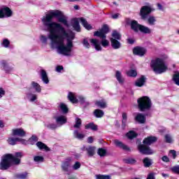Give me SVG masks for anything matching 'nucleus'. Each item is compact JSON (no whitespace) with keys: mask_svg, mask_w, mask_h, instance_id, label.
Returning a JSON list of instances; mask_svg holds the SVG:
<instances>
[{"mask_svg":"<svg viewBox=\"0 0 179 179\" xmlns=\"http://www.w3.org/2000/svg\"><path fill=\"white\" fill-rule=\"evenodd\" d=\"M41 76L43 82H44L45 85H48V83H50V80L48 79V76L47 75V71H45V70L42 69L41 71Z\"/></svg>","mask_w":179,"mask_h":179,"instance_id":"obj_19","label":"nucleus"},{"mask_svg":"<svg viewBox=\"0 0 179 179\" xmlns=\"http://www.w3.org/2000/svg\"><path fill=\"white\" fill-rule=\"evenodd\" d=\"M152 13V8L149 6H144L140 10V16L142 20H146L148 16Z\"/></svg>","mask_w":179,"mask_h":179,"instance_id":"obj_9","label":"nucleus"},{"mask_svg":"<svg viewBox=\"0 0 179 179\" xmlns=\"http://www.w3.org/2000/svg\"><path fill=\"white\" fill-rule=\"evenodd\" d=\"M169 155H171L173 159L177 158V152L174 150H169Z\"/></svg>","mask_w":179,"mask_h":179,"instance_id":"obj_50","label":"nucleus"},{"mask_svg":"<svg viewBox=\"0 0 179 179\" xmlns=\"http://www.w3.org/2000/svg\"><path fill=\"white\" fill-rule=\"evenodd\" d=\"M67 99L73 104H78V103H79L78 98H76V96H75V94H73L72 92H69Z\"/></svg>","mask_w":179,"mask_h":179,"instance_id":"obj_15","label":"nucleus"},{"mask_svg":"<svg viewBox=\"0 0 179 179\" xmlns=\"http://www.w3.org/2000/svg\"><path fill=\"white\" fill-rule=\"evenodd\" d=\"M57 72H61V71H64V66H57L56 67Z\"/></svg>","mask_w":179,"mask_h":179,"instance_id":"obj_62","label":"nucleus"},{"mask_svg":"<svg viewBox=\"0 0 179 179\" xmlns=\"http://www.w3.org/2000/svg\"><path fill=\"white\" fill-rule=\"evenodd\" d=\"M115 78H116L117 82H119V83H120L121 85H122V83H124L125 82V79H124V78H122V76L121 73L120 72V71H116Z\"/></svg>","mask_w":179,"mask_h":179,"instance_id":"obj_26","label":"nucleus"},{"mask_svg":"<svg viewBox=\"0 0 179 179\" xmlns=\"http://www.w3.org/2000/svg\"><path fill=\"white\" fill-rule=\"evenodd\" d=\"M5 90H3V88L0 87V99H2V97H3V96H5Z\"/></svg>","mask_w":179,"mask_h":179,"instance_id":"obj_58","label":"nucleus"},{"mask_svg":"<svg viewBox=\"0 0 179 179\" xmlns=\"http://www.w3.org/2000/svg\"><path fill=\"white\" fill-rule=\"evenodd\" d=\"M97 153L101 157H104L107 155V150L104 148H99Z\"/></svg>","mask_w":179,"mask_h":179,"instance_id":"obj_38","label":"nucleus"},{"mask_svg":"<svg viewBox=\"0 0 179 179\" xmlns=\"http://www.w3.org/2000/svg\"><path fill=\"white\" fill-rule=\"evenodd\" d=\"M34 160L37 163L43 162H44V157H43L42 156H35Z\"/></svg>","mask_w":179,"mask_h":179,"instance_id":"obj_46","label":"nucleus"},{"mask_svg":"<svg viewBox=\"0 0 179 179\" xmlns=\"http://www.w3.org/2000/svg\"><path fill=\"white\" fill-rule=\"evenodd\" d=\"M165 141H166V143H171V142H172L171 136H170V135H169V134H166L165 135Z\"/></svg>","mask_w":179,"mask_h":179,"instance_id":"obj_52","label":"nucleus"},{"mask_svg":"<svg viewBox=\"0 0 179 179\" xmlns=\"http://www.w3.org/2000/svg\"><path fill=\"white\" fill-rule=\"evenodd\" d=\"M138 108L142 113L149 111L152 108V100L149 96H144L137 99Z\"/></svg>","mask_w":179,"mask_h":179,"instance_id":"obj_6","label":"nucleus"},{"mask_svg":"<svg viewBox=\"0 0 179 179\" xmlns=\"http://www.w3.org/2000/svg\"><path fill=\"white\" fill-rule=\"evenodd\" d=\"M130 27L135 33H138V31H141L143 34H150L152 33L150 28L138 23L136 20H132L131 22Z\"/></svg>","mask_w":179,"mask_h":179,"instance_id":"obj_7","label":"nucleus"},{"mask_svg":"<svg viewBox=\"0 0 179 179\" xmlns=\"http://www.w3.org/2000/svg\"><path fill=\"white\" fill-rule=\"evenodd\" d=\"M95 106H96V107H98L99 108H107V102L104 99L96 101L95 102Z\"/></svg>","mask_w":179,"mask_h":179,"instance_id":"obj_21","label":"nucleus"},{"mask_svg":"<svg viewBox=\"0 0 179 179\" xmlns=\"http://www.w3.org/2000/svg\"><path fill=\"white\" fill-rule=\"evenodd\" d=\"M136 122L138 124H145L146 123V116L142 113H137L134 117Z\"/></svg>","mask_w":179,"mask_h":179,"instance_id":"obj_14","label":"nucleus"},{"mask_svg":"<svg viewBox=\"0 0 179 179\" xmlns=\"http://www.w3.org/2000/svg\"><path fill=\"white\" fill-rule=\"evenodd\" d=\"M90 43H92L93 47L96 51H101V50H103L101 45H100V43L99 42V40L96 38H92L90 40Z\"/></svg>","mask_w":179,"mask_h":179,"instance_id":"obj_16","label":"nucleus"},{"mask_svg":"<svg viewBox=\"0 0 179 179\" xmlns=\"http://www.w3.org/2000/svg\"><path fill=\"white\" fill-rule=\"evenodd\" d=\"M171 171L175 174H179V166H175L171 168Z\"/></svg>","mask_w":179,"mask_h":179,"instance_id":"obj_49","label":"nucleus"},{"mask_svg":"<svg viewBox=\"0 0 179 179\" xmlns=\"http://www.w3.org/2000/svg\"><path fill=\"white\" fill-rule=\"evenodd\" d=\"M162 160L165 163H169V162H170V158H169V157H167L166 155H164L162 157Z\"/></svg>","mask_w":179,"mask_h":179,"instance_id":"obj_56","label":"nucleus"},{"mask_svg":"<svg viewBox=\"0 0 179 179\" xmlns=\"http://www.w3.org/2000/svg\"><path fill=\"white\" fill-rule=\"evenodd\" d=\"M120 16L119 13H115L112 15V19H118V17Z\"/></svg>","mask_w":179,"mask_h":179,"instance_id":"obj_64","label":"nucleus"},{"mask_svg":"<svg viewBox=\"0 0 179 179\" xmlns=\"http://www.w3.org/2000/svg\"><path fill=\"white\" fill-rule=\"evenodd\" d=\"M13 136H20V138H24L26 136V131L22 128L13 129L12 130Z\"/></svg>","mask_w":179,"mask_h":179,"instance_id":"obj_11","label":"nucleus"},{"mask_svg":"<svg viewBox=\"0 0 179 179\" xmlns=\"http://www.w3.org/2000/svg\"><path fill=\"white\" fill-rule=\"evenodd\" d=\"M123 162L126 163V164H135L136 163V159L134 158H127L124 159Z\"/></svg>","mask_w":179,"mask_h":179,"instance_id":"obj_36","label":"nucleus"},{"mask_svg":"<svg viewBox=\"0 0 179 179\" xmlns=\"http://www.w3.org/2000/svg\"><path fill=\"white\" fill-rule=\"evenodd\" d=\"M80 22L81 23V24H83V26L87 29V30H90V24H89L87 23V21L86 20V19L83 18V17H80Z\"/></svg>","mask_w":179,"mask_h":179,"instance_id":"obj_30","label":"nucleus"},{"mask_svg":"<svg viewBox=\"0 0 179 179\" xmlns=\"http://www.w3.org/2000/svg\"><path fill=\"white\" fill-rule=\"evenodd\" d=\"M127 41L128 43V44H134L135 43V40H134L133 38H127Z\"/></svg>","mask_w":179,"mask_h":179,"instance_id":"obj_63","label":"nucleus"},{"mask_svg":"<svg viewBox=\"0 0 179 179\" xmlns=\"http://www.w3.org/2000/svg\"><path fill=\"white\" fill-rule=\"evenodd\" d=\"M1 67L3 68V71H5V72H6V73L10 72V71H12V68H10L9 66V65L8 64V63H6V62H3L1 63Z\"/></svg>","mask_w":179,"mask_h":179,"instance_id":"obj_29","label":"nucleus"},{"mask_svg":"<svg viewBox=\"0 0 179 179\" xmlns=\"http://www.w3.org/2000/svg\"><path fill=\"white\" fill-rule=\"evenodd\" d=\"M148 23L150 24V26H155L156 23V17L155 16H150L148 18Z\"/></svg>","mask_w":179,"mask_h":179,"instance_id":"obj_37","label":"nucleus"},{"mask_svg":"<svg viewBox=\"0 0 179 179\" xmlns=\"http://www.w3.org/2000/svg\"><path fill=\"white\" fill-rule=\"evenodd\" d=\"M37 141H38V138H37V136L33 135L31 138H29L28 142L29 143H30V145H34V143H36Z\"/></svg>","mask_w":179,"mask_h":179,"instance_id":"obj_39","label":"nucleus"},{"mask_svg":"<svg viewBox=\"0 0 179 179\" xmlns=\"http://www.w3.org/2000/svg\"><path fill=\"white\" fill-rule=\"evenodd\" d=\"M141 141V138H137L136 142V143L138 145L137 149L138 152H140L141 155H153L155 152L150 148V145H152V143L157 142V137L152 136H148L147 138H145L143 139V144Z\"/></svg>","mask_w":179,"mask_h":179,"instance_id":"obj_3","label":"nucleus"},{"mask_svg":"<svg viewBox=\"0 0 179 179\" xmlns=\"http://www.w3.org/2000/svg\"><path fill=\"white\" fill-rule=\"evenodd\" d=\"M112 37L115 40H121V34H120L117 30H114L112 33Z\"/></svg>","mask_w":179,"mask_h":179,"instance_id":"obj_35","label":"nucleus"},{"mask_svg":"<svg viewBox=\"0 0 179 179\" xmlns=\"http://www.w3.org/2000/svg\"><path fill=\"white\" fill-rule=\"evenodd\" d=\"M47 40H48L47 36L44 35L41 36V41H42V43H47Z\"/></svg>","mask_w":179,"mask_h":179,"instance_id":"obj_59","label":"nucleus"},{"mask_svg":"<svg viewBox=\"0 0 179 179\" xmlns=\"http://www.w3.org/2000/svg\"><path fill=\"white\" fill-rule=\"evenodd\" d=\"M122 127L125 128V127H127V121L128 120V115L127 114V113H122Z\"/></svg>","mask_w":179,"mask_h":179,"instance_id":"obj_31","label":"nucleus"},{"mask_svg":"<svg viewBox=\"0 0 179 179\" xmlns=\"http://www.w3.org/2000/svg\"><path fill=\"white\" fill-rule=\"evenodd\" d=\"M82 166V165L80 164V162H76L73 164V170H79V169H80V166Z\"/></svg>","mask_w":179,"mask_h":179,"instance_id":"obj_48","label":"nucleus"},{"mask_svg":"<svg viewBox=\"0 0 179 179\" xmlns=\"http://www.w3.org/2000/svg\"><path fill=\"white\" fill-rule=\"evenodd\" d=\"M56 17L59 23H62L66 27H69L68 20L62 11L59 10H50L42 18V23L45 27H47L50 34L48 38L51 40L52 44L57 45V49L60 54L68 55L72 52L73 48V40H75V34H68L61 24L52 22V19Z\"/></svg>","mask_w":179,"mask_h":179,"instance_id":"obj_1","label":"nucleus"},{"mask_svg":"<svg viewBox=\"0 0 179 179\" xmlns=\"http://www.w3.org/2000/svg\"><path fill=\"white\" fill-rule=\"evenodd\" d=\"M31 86H32V87H34V89H35V90H36V92H37V93H41V86H40L38 83H37L34 81H32Z\"/></svg>","mask_w":179,"mask_h":179,"instance_id":"obj_32","label":"nucleus"},{"mask_svg":"<svg viewBox=\"0 0 179 179\" xmlns=\"http://www.w3.org/2000/svg\"><path fill=\"white\" fill-rule=\"evenodd\" d=\"M36 146L38 148V149H40V150H43V149L45 150V152H50V148H48L47 145L44 144V143L41 141H38L36 143Z\"/></svg>","mask_w":179,"mask_h":179,"instance_id":"obj_22","label":"nucleus"},{"mask_svg":"<svg viewBox=\"0 0 179 179\" xmlns=\"http://www.w3.org/2000/svg\"><path fill=\"white\" fill-rule=\"evenodd\" d=\"M81 149L82 150L87 152L88 156H90V146H83Z\"/></svg>","mask_w":179,"mask_h":179,"instance_id":"obj_51","label":"nucleus"},{"mask_svg":"<svg viewBox=\"0 0 179 179\" xmlns=\"http://www.w3.org/2000/svg\"><path fill=\"white\" fill-rule=\"evenodd\" d=\"M73 27L76 31H78V33L80 31V25L79 24V20H78V18H75L73 20Z\"/></svg>","mask_w":179,"mask_h":179,"instance_id":"obj_25","label":"nucleus"},{"mask_svg":"<svg viewBox=\"0 0 179 179\" xmlns=\"http://www.w3.org/2000/svg\"><path fill=\"white\" fill-rule=\"evenodd\" d=\"M27 177H29V173L27 172H24L21 173H16L15 175V178L16 179H27Z\"/></svg>","mask_w":179,"mask_h":179,"instance_id":"obj_27","label":"nucleus"},{"mask_svg":"<svg viewBox=\"0 0 179 179\" xmlns=\"http://www.w3.org/2000/svg\"><path fill=\"white\" fill-rule=\"evenodd\" d=\"M108 33H110V27H108V24H103L99 30L94 32V37H99L101 38V41L100 44L104 48L110 45V41L107 40V34H108Z\"/></svg>","mask_w":179,"mask_h":179,"instance_id":"obj_4","label":"nucleus"},{"mask_svg":"<svg viewBox=\"0 0 179 179\" xmlns=\"http://www.w3.org/2000/svg\"><path fill=\"white\" fill-rule=\"evenodd\" d=\"M146 49L143 47L136 46L133 48L134 55H138V57H143L146 54Z\"/></svg>","mask_w":179,"mask_h":179,"instance_id":"obj_10","label":"nucleus"},{"mask_svg":"<svg viewBox=\"0 0 179 179\" xmlns=\"http://www.w3.org/2000/svg\"><path fill=\"white\" fill-rule=\"evenodd\" d=\"M147 179H156V178L155 177V173H150L148 174Z\"/></svg>","mask_w":179,"mask_h":179,"instance_id":"obj_61","label":"nucleus"},{"mask_svg":"<svg viewBox=\"0 0 179 179\" xmlns=\"http://www.w3.org/2000/svg\"><path fill=\"white\" fill-rule=\"evenodd\" d=\"M60 108L64 114H67V113L69 111L68 106H66L65 103H61Z\"/></svg>","mask_w":179,"mask_h":179,"instance_id":"obj_40","label":"nucleus"},{"mask_svg":"<svg viewBox=\"0 0 179 179\" xmlns=\"http://www.w3.org/2000/svg\"><path fill=\"white\" fill-rule=\"evenodd\" d=\"M80 125H82V120L79 117L76 118V124H74V128H80Z\"/></svg>","mask_w":179,"mask_h":179,"instance_id":"obj_43","label":"nucleus"},{"mask_svg":"<svg viewBox=\"0 0 179 179\" xmlns=\"http://www.w3.org/2000/svg\"><path fill=\"white\" fill-rule=\"evenodd\" d=\"M143 163L144 167L148 169V168L150 167V166H152V164H153V160L149 157H145L143 159Z\"/></svg>","mask_w":179,"mask_h":179,"instance_id":"obj_23","label":"nucleus"},{"mask_svg":"<svg viewBox=\"0 0 179 179\" xmlns=\"http://www.w3.org/2000/svg\"><path fill=\"white\" fill-rule=\"evenodd\" d=\"M114 144L115 145L116 148H120V149H122V150H126V152H129V150H131V148H129L128 145L124 144V143L120 141L117 139H115L114 141Z\"/></svg>","mask_w":179,"mask_h":179,"instance_id":"obj_12","label":"nucleus"},{"mask_svg":"<svg viewBox=\"0 0 179 179\" xmlns=\"http://www.w3.org/2000/svg\"><path fill=\"white\" fill-rule=\"evenodd\" d=\"M93 115L95 116L96 118H103V117H104V111L101 109H95L93 112Z\"/></svg>","mask_w":179,"mask_h":179,"instance_id":"obj_24","label":"nucleus"},{"mask_svg":"<svg viewBox=\"0 0 179 179\" xmlns=\"http://www.w3.org/2000/svg\"><path fill=\"white\" fill-rule=\"evenodd\" d=\"M13 16V11L10 9V8L3 6L0 8V19H3L5 17H12Z\"/></svg>","mask_w":179,"mask_h":179,"instance_id":"obj_8","label":"nucleus"},{"mask_svg":"<svg viewBox=\"0 0 179 179\" xmlns=\"http://www.w3.org/2000/svg\"><path fill=\"white\" fill-rule=\"evenodd\" d=\"M90 129H92V131H99V126H97V124H95L94 122H91L90 123Z\"/></svg>","mask_w":179,"mask_h":179,"instance_id":"obj_47","label":"nucleus"},{"mask_svg":"<svg viewBox=\"0 0 179 179\" xmlns=\"http://www.w3.org/2000/svg\"><path fill=\"white\" fill-rule=\"evenodd\" d=\"M150 66L155 73H164L168 69L166 63H164V59L159 57L151 60Z\"/></svg>","mask_w":179,"mask_h":179,"instance_id":"obj_5","label":"nucleus"},{"mask_svg":"<svg viewBox=\"0 0 179 179\" xmlns=\"http://www.w3.org/2000/svg\"><path fill=\"white\" fill-rule=\"evenodd\" d=\"M83 44L84 45V47H85V48H89L90 45V43H89V41L86 38H85L83 40Z\"/></svg>","mask_w":179,"mask_h":179,"instance_id":"obj_54","label":"nucleus"},{"mask_svg":"<svg viewBox=\"0 0 179 179\" xmlns=\"http://www.w3.org/2000/svg\"><path fill=\"white\" fill-rule=\"evenodd\" d=\"M2 45L5 48H8V47H9V45H10V41H9L8 39L5 38L3 40Z\"/></svg>","mask_w":179,"mask_h":179,"instance_id":"obj_45","label":"nucleus"},{"mask_svg":"<svg viewBox=\"0 0 179 179\" xmlns=\"http://www.w3.org/2000/svg\"><path fill=\"white\" fill-rule=\"evenodd\" d=\"M48 128L49 129H52V130H54V129H57V124H54V123H51V124H48Z\"/></svg>","mask_w":179,"mask_h":179,"instance_id":"obj_53","label":"nucleus"},{"mask_svg":"<svg viewBox=\"0 0 179 179\" xmlns=\"http://www.w3.org/2000/svg\"><path fill=\"white\" fill-rule=\"evenodd\" d=\"M71 162H72V158L69 157L66 161L63 162L62 164V169L63 171L68 173L71 167Z\"/></svg>","mask_w":179,"mask_h":179,"instance_id":"obj_13","label":"nucleus"},{"mask_svg":"<svg viewBox=\"0 0 179 179\" xmlns=\"http://www.w3.org/2000/svg\"><path fill=\"white\" fill-rule=\"evenodd\" d=\"M74 136L77 138V139H83V138H85L84 134L79 133L78 130L74 131Z\"/></svg>","mask_w":179,"mask_h":179,"instance_id":"obj_42","label":"nucleus"},{"mask_svg":"<svg viewBox=\"0 0 179 179\" xmlns=\"http://www.w3.org/2000/svg\"><path fill=\"white\" fill-rule=\"evenodd\" d=\"M18 142H20L22 145H27V143L29 142V141L19 138Z\"/></svg>","mask_w":179,"mask_h":179,"instance_id":"obj_57","label":"nucleus"},{"mask_svg":"<svg viewBox=\"0 0 179 179\" xmlns=\"http://www.w3.org/2000/svg\"><path fill=\"white\" fill-rule=\"evenodd\" d=\"M127 75L130 78H136V76H138V72L136 70L131 69L127 72Z\"/></svg>","mask_w":179,"mask_h":179,"instance_id":"obj_33","label":"nucleus"},{"mask_svg":"<svg viewBox=\"0 0 179 179\" xmlns=\"http://www.w3.org/2000/svg\"><path fill=\"white\" fill-rule=\"evenodd\" d=\"M145 83H146V77H145V76H141L140 78L137 79L135 85L137 87H142Z\"/></svg>","mask_w":179,"mask_h":179,"instance_id":"obj_18","label":"nucleus"},{"mask_svg":"<svg viewBox=\"0 0 179 179\" xmlns=\"http://www.w3.org/2000/svg\"><path fill=\"white\" fill-rule=\"evenodd\" d=\"M78 103H80L81 104H85V97L80 96H78Z\"/></svg>","mask_w":179,"mask_h":179,"instance_id":"obj_55","label":"nucleus"},{"mask_svg":"<svg viewBox=\"0 0 179 179\" xmlns=\"http://www.w3.org/2000/svg\"><path fill=\"white\" fill-rule=\"evenodd\" d=\"M16 142H19V137H10L8 139V143H9V145H12L13 146H14V145H16Z\"/></svg>","mask_w":179,"mask_h":179,"instance_id":"obj_34","label":"nucleus"},{"mask_svg":"<svg viewBox=\"0 0 179 179\" xmlns=\"http://www.w3.org/2000/svg\"><path fill=\"white\" fill-rule=\"evenodd\" d=\"M126 136L128 139H134V138L138 137V134L134 131H129L126 134Z\"/></svg>","mask_w":179,"mask_h":179,"instance_id":"obj_28","label":"nucleus"},{"mask_svg":"<svg viewBox=\"0 0 179 179\" xmlns=\"http://www.w3.org/2000/svg\"><path fill=\"white\" fill-rule=\"evenodd\" d=\"M23 157V153L21 152H17L15 155L13 154H5L1 157L0 162V170L4 171L5 170H9L12 166H19L22 163V158Z\"/></svg>","mask_w":179,"mask_h":179,"instance_id":"obj_2","label":"nucleus"},{"mask_svg":"<svg viewBox=\"0 0 179 179\" xmlns=\"http://www.w3.org/2000/svg\"><path fill=\"white\" fill-rule=\"evenodd\" d=\"M57 124H60L61 125H64V124H66L68 119L64 115H60L55 117Z\"/></svg>","mask_w":179,"mask_h":179,"instance_id":"obj_20","label":"nucleus"},{"mask_svg":"<svg viewBox=\"0 0 179 179\" xmlns=\"http://www.w3.org/2000/svg\"><path fill=\"white\" fill-rule=\"evenodd\" d=\"M173 80L175 82L176 85L179 86V73L173 75Z\"/></svg>","mask_w":179,"mask_h":179,"instance_id":"obj_44","label":"nucleus"},{"mask_svg":"<svg viewBox=\"0 0 179 179\" xmlns=\"http://www.w3.org/2000/svg\"><path fill=\"white\" fill-rule=\"evenodd\" d=\"M110 44L114 50H118V48H121V43L118 41V40L114 39V38H110Z\"/></svg>","mask_w":179,"mask_h":179,"instance_id":"obj_17","label":"nucleus"},{"mask_svg":"<svg viewBox=\"0 0 179 179\" xmlns=\"http://www.w3.org/2000/svg\"><path fill=\"white\" fill-rule=\"evenodd\" d=\"M31 96L30 101H36L37 100V95L31 94Z\"/></svg>","mask_w":179,"mask_h":179,"instance_id":"obj_60","label":"nucleus"},{"mask_svg":"<svg viewBox=\"0 0 179 179\" xmlns=\"http://www.w3.org/2000/svg\"><path fill=\"white\" fill-rule=\"evenodd\" d=\"M96 179H111V176L110 175L98 174V175H96Z\"/></svg>","mask_w":179,"mask_h":179,"instance_id":"obj_41","label":"nucleus"}]
</instances>
